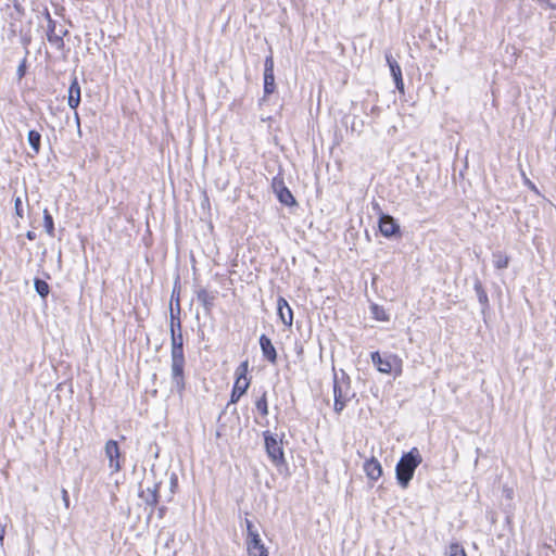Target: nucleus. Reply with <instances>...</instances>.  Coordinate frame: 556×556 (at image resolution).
Returning <instances> with one entry per match:
<instances>
[{
    "instance_id": "obj_1",
    "label": "nucleus",
    "mask_w": 556,
    "mask_h": 556,
    "mask_svg": "<svg viewBox=\"0 0 556 556\" xmlns=\"http://www.w3.org/2000/svg\"><path fill=\"white\" fill-rule=\"evenodd\" d=\"M180 321H175L172 318L170 332H172V379L174 386L179 392L185 388L184 380V367H185V355H184V337L180 331Z\"/></svg>"
},
{
    "instance_id": "obj_2",
    "label": "nucleus",
    "mask_w": 556,
    "mask_h": 556,
    "mask_svg": "<svg viewBox=\"0 0 556 556\" xmlns=\"http://www.w3.org/2000/svg\"><path fill=\"white\" fill-rule=\"evenodd\" d=\"M421 462L422 457L417 447H413L401 457L395 467V473L397 482L402 488H407L409 481L414 477L416 468L421 464Z\"/></svg>"
},
{
    "instance_id": "obj_3",
    "label": "nucleus",
    "mask_w": 556,
    "mask_h": 556,
    "mask_svg": "<svg viewBox=\"0 0 556 556\" xmlns=\"http://www.w3.org/2000/svg\"><path fill=\"white\" fill-rule=\"evenodd\" d=\"M354 396L351 389L350 378L346 374L341 370L340 375L334 372L333 375V397H334V410L340 413L344 409L348 402Z\"/></svg>"
},
{
    "instance_id": "obj_4",
    "label": "nucleus",
    "mask_w": 556,
    "mask_h": 556,
    "mask_svg": "<svg viewBox=\"0 0 556 556\" xmlns=\"http://www.w3.org/2000/svg\"><path fill=\"white\" fill-rule=\"evenodd\" d=\"M371 362L377 367V370L382 374L393 375L399 377L403 372V361L396 354H380L379 352H372Z\"/></svg>"
},
{
    "instance_id": "obj_5",
    "label": "nucleus",
    "mask_w": 556,
    "mask_h": 556,
    "mask_svg": "<svg viewBox=\"0 0 556 556\" xmlns=\"http://www.w3.org/2000/svg\"><path fill=\"white\" fill-rule=\"evenodd\" d=\"M247 526V549L249 556H268V549L265 547L257 529L251 520L245 519Z\"/></svg>"
},
{
    "instance_id": "obj_6",
    "label": "nucleus",
    "mask_w": 556,
    "mask_h": 556,
    "mask_svg": "<svg viewBox=\"0 0 556 556\" xmlns=\"http://www.w3.org/2000/svg\"><path fill=\"white\" fill-rule=\"evenodd\" d=\"M249 362H242L236 369V381L231 392L230 403H237L239 399L247 392L250 386L248 378Z\"/></svg>"
},
{
    "instance_id": "obj_7",
    "label": "nucleus",
    "mask_w": 556,
    "mask_h": 556,
    "mask_svg": "<svg viewBox=\"0 0 556 556\" xmlns=\"http://www.w3.org/2000/svg\"><path fill=\"white\" fill-rule=\"evenodd\" d=\"M264 439L268 457L276 465L282 464L285 462V455L281 441L278 440L275 435L270 434L268 431L264 433Z\"/></svg>"
},
{
    "instance_id": "obj_8",
    "label": "nucleus",
    "mask_w": 556,
    "mask_h": 556,
    "mask_svg": "<svg viewBox=\"0 0 556 556\" xmlns=\"http://www.w3.org/2000/svg\"><path fill=\"white\" fill-rule=\"evenodd\" d=\"M45 16H46V20H47V27H48V31H47V37H48V41L54 46L56 49H62L64 47V41H63V37L66 35V30H63V29H59L56 30V25H55V21L52 20L50 13L48 10H46V13H45Z\"/></svg>"
},
{
    "instance_id": "obj_9",
    "label": "nucleus",
    "mask_w": 556,
    "mask_h": 556,
    "mask_svg": "<svg viewBox=\"0 0 556 556\" xmlns=\"http://www.w3.org/2000/svg\"><path fill=\"white\" fill-rule=\"evenodd\" d=\"M105 455L109 459V467L112 472H117L121 470V451L117 441L109 440L105 443Z\"/></svg>"
},
{
    "instance_id": "obj_10",
    "label": "nucleus",
    "mask_w": 556,
    "mask_h": 556,
    "mask_svg": "<svg viewBox=\"0 0 556 556\" xmlns=\"http://www.w3.org/2000/svg\"><path fill=\"white\" fill-rule=\"evenodd\" d=\"M275 89L274 60L273 56L269 55L266 58L264 64V92L265 94H270Z\"/></svg>"
},
{
    "instance_id": "obj_11",
    "label": "nucleus",
    "mask_w": 556,
    "mask_h": 556,
    "mask_svg": "<svg viewBox=\"0 0 556 556\" xmlns=\"http://www.w3.org/2000/svg\"><path fill=\"white\" fill-rule=\"evenodd\" d=\"M274 191L278 198V200L288 206L295 205V199L290 192V190L283 185L281 180L274 179L273 181Z\"/></svg>"
},
{
    "instance_id": "obj_12",
    "label": "nucleus",
    "mask_w": 556,
    "mask_h": 556,
    "mask_svg": "<svg viewBox=\"0 0 556 556\" xmlns=\"http://www.w3.org/2000/svg\"><path fill=\"white\" fill-rule=\"evenodd\" d=\"M379 229L384 237L389 238L399 232L400 226L392 216L382 215L379 220Z\"/></svg>"
},
{
    "instance_id": "obj_13",
    "label": "nucleus",
    "mask_w": 556,
    "mask_h": 556,
    "mask_svg": "<svg viewBox=\"0 0 556 556\" xmlns=\"http://www.w3.org/2000/svg\"><path fill=\"white\" fill-rule=\"evenodd\" d=\"M364 471L368 479L377 481L382 476V467L378 459L371 457L364 463Z\"/></svg>"
},
{
    "instance_id": "obj_14",
    "label": "nucleus",
    "mask_w": 556,
    "mask_h": 556,
    "mask_svg": "<svg viewBox=\"0 0 556 556\" xmlns=\"http://www.w3.org/2000/svg\"><path fill=\"white\" fill-rule=\"evenodd\" d=\"M159 485L153 483L151 485H147L146 488L141 486L139 492V496L142 501H144L148 505L154 506L159 501Z\"/></svg>"
},
{
    "instance_id": "obj_15",
    "label": "nucleus",
    "mask_w": 556,
    "mask_h": 556,
    "mask_svg": "<svg viewBox=\"0 0 556 556\" xmlns=\"http://www.w3.org/2000/svg\"><path fill=\"white\" fill-rule=\"evenodd\" d=\"M260 345L263 353V356L270 363L275 364L277 361V353L276 349L271 343V340L266 337L265 334H262L260 338Z\"/></svg>"
},
{
    "instance_id": "obj_16",
    "label": "nucleus",
    "mask_w": 556,
    "mask_h": 556,
    "mask_svg": "<svg viewBox=\"0 0 556 556\" xmlns=\"http://www.w3.org/2000/svg\"><path fill=\"white\" fill-rule=\"evenodd\" d=\"M277 309L282 324L286 326H291L293 321L292 309L283 298L278 299Z\"/></svg>"
},
{
    "instance_id": "obj_17",
    "label": "nucleus",
    "mask_w": 556,
    "mask_h": 556,
    "mask_svg": "<svg viewBox=\"0 0 556 556\" xmlns=\"http://www.w3.org/2000/svg\"><path fill=\"white\" fill-rule=\"evenodd\" d=\"M80 86L75 77L68 88L67 104L71 109L76 110L80 103Z\"/></svg>"
},
{
    "instance_id": "obj_18",
    "label": "nucleus",
    "mask_w": 556,
    "mask_h": 556,
    "mask_svg": "<svg viewBox=\"0 0 556 556\" xmlns=\"http://www.w3.org/2000/svg\"><path fill=\"white\" fill-rule=\"evenodd\" d=\"M387 62L389 64L391 74H392V76L394 78L396 88L400 91H403L404 90V83H403L402 71H401L400 65L397 64V62L395 60L392 59L391 55H387Z\"/></svg>"
},
{
    "instance_id": "obj_19",
    "label": "nucleus",
    "mask_w": 556,
    "mask_h": 556,
    "mask_svg": "<svg viewBox=\"0 0 556 556\" xmlns=\"http://www.w3.org/2000/svg\"><path fill=\"white\" fill-rule=\"evenodd\" d=\"M27 140L34 151V155L38 154L40 151L41 135L36 130H30L28 132Z\"/></svg>"
},
{
    "instance_id": "obj_20",
    "label": "nucleus",
    "mask_w": 556,
    "mask_h": 556,
    "mask_svg": "<svg viewBox=\"0 0 556 556\" xmlns=\"http://www.w3.org/2000/svg\"><path fill=\"white\" fill-rule=\"evenodd\" d=\"M493 263H494V266L497 268V269H503V268H506L509 264V257L502 253V252H495L493 254Z\"/></svg>"
},
{
    "instance_id": "obj_21",
    "label": "nucleus",
    "mask_w": 556,
    "mask_h": 556,
    "mask_svg": "<svg viewBox=\"0 0 556 556\" xmlns=\"http://www.w3.org/2000/svg\"><path fill=\"white\" fill-rule=\"evenodd\" d=\"M43 226L48 235L53 236L54 232V224L52 216L48 212V210L43 211Z\"/></svg>"
},
{
    "instance_id": "obj_22",
    "label": "nucleus",
    "mask_w": 556,
    "mask_h": 556,
    "mask_svg": "<svg viewBox=\"0 0 556 556\" xmlns=\"http://www.w3.org/2000/svg\"><path fill=\"white\" fill-rule=\"evenodd\" d=\"M255 406L262 416L266 417L268 415L266 393H263V395L256 401Z\"/></svg>"
},
{
    "instance_id": "obj_23",
    "label": "nucleus",
    "mask_w": 556,
    "mask_h": 556,
    "mask_svg": "<svg viewBox=\"0 0 556 556\" xmlns=\"http://www.w3.org/2000/svg\"><path fill=\"white\" fill-rule=\"evenodd\" d=\"M35 289L37 291V293L41 296V298H46L49 293V285L41 280V279H36L35 280Z\"/></svg>"
},
{
    "instance_id": "obj_24",
    "label": "nucleus",
    "mask_w": 556,
    "mask_h": 556,
    "mask_svg": "<svg viewBox=\"0 0 556 556\" xmlns=\"http://www.w3.org/2000/svg\"><path fill=\"white\" fill-rule=\"evenodd\" d=\"M371 313L377 320L386 321L389 319V316L386 313V311L376 304L371 306Z\"/></svg>"
},
{
    "instance_id": "obj_25",
    "label": "nucleus",
    "mask_w": 556,
    "mask_h": 556,
    "mask_svg": "<svg viewBox=\"0 0 556 556\" xmlns=\"http://www.w3.org/2000/svg\"><path fill=\"white\" fill-rule=\"evenodd\" d=\"M450 556H467L464 547L457 543L450 545Z\"/></svg>"
},
{
    "instance_id": "obj_26",
    "label": "nucleus",
    "mask_w": 556,
    "mask_h": 556,
    "mask_svg": "<svg viewBox=\"0 0 556 556\" xmlns=\"http://www.w3.org/2000/svg\"><path fill=\"white\" fill-rule=\"evenodd\" d=\"M14 208H15V213L18 217H23V208H22V199L20 197H17L15 200H14Z\"/></svg>"
},
{
    "instance_id": "obj_27",
    "label": "nucleus",
    "mask_w": 556,
    "mask_h": 556,
    "mask_svg": "<svg viewBox=\"0 0 556 556\" xmlns=\"http://www.w3.org/2000/svg\"><path fill=\"white\" fill-rule=\"evenodd\" d=\"M61 493H62V500H63L64 506H65V508H68L70 507L68 492H67V490L62 489Z\"/></svg>"
},
{
    "instance_id": "obj_28",
    "label": "nucleus",
    "mask_w": 556,
    "mask_h": 556,
    "mask_svg": "<svg viewBox=\"0 0 556 556\" xmlns=\"http://www.w3.org/2000/svg\"><path fill=\"white\" fill-rule=\"evenodd\" d=\"M526 185H527V186H528L532 191H534V192H536V193L539 192V191H538V189H536V187H535V185H534L531 180L526 179Z\"/></svg>"
},
{
    "instance_id": "obj_29",
    "label": "nucleus",
    "mask_w": 556,
    "mask_h": 556,
    "mask_svg": "<svg viewBox=\"0 0 556 556\" xmlns=\"http://www.w3.org/2000/svg\"><path fill=\"white\" fill-rule=\"evenodd\" d=\"M5 535V526H0V542H3Z\"/></svg>"
},
{
    "instance_id": "obj_30",
    "label": "nucleus",
    "mask_w": 556,
    "mask_h": 556,
    "mask_svg": "<svg viewBox=\"0 0 556 556\" xmlns=\"http://www.w3.org/2000/svg\"><path fill=\"white\" fill-rule=\"evenodd\" d=\"M74 118H75V123H76L77 128H79V126H80V118H79V115H78L77 112H75Z\"/></svg>"
},
{
    "instance_id": "obj_31",
    "label": "nucleus",
    "mask_w": 556,
    "mask_h": 556,
    "mask_svg": "<svg viewBox=\"0 0 556 556\" xmlns=\"http://www.w3.org/2000/svg\"><path fill=\"white\" fill-rule=\"evenodd\" d=\"M205 296H206V292H205V291H201V292H199V294H198L199 300H203V301H204V300H205Z\"/></svg>"
},
{
    "instance_id": "obj_32",
    "label": "nucleus",
    "mask_w": 556,
    "mask_h": 556,
    "mask_svg": "<svg viewBox=\"0 0 556 556\" xmlns=\"http://www.w3.org/2000/svg\"><path fill=\"white\" fill-rule=\"evenodd\" d=\"M26 236H27V238L29 240H34L35 239V233L33 231H28Z\"/></svg>"
},
{
    "instance_id": "obj_33",
    "label": "nucleus",
    "mask_w": 556,
    "mask_h": 556,
    "mask_svg": "<svg viewBox=\"0 0 556 556\" xmlns=\"http://www.w3.org/2000/svg\"><path fill=\"white\" fill-rule=\"evenodd\" d=\"M480 301H486V295L484 293L480 295Z\"/></svg>"
},
{
    "instance_id": "obj_34",
    "label": "nucleus",
    "mask_w": 556,
    "mask_h": 556,
    "mask_svg": "<svg viewBox=\"0 0 556 556\" xmlns=\"http://www.w3.org/2000/svg\"><path fill=\"white\" fill-rule=\"evenodd\" d=\"M77 134H78L79 137H81V128L80 127L77 128Z\"/></svg>"
},
{
    "instance_id": "obj_35",
    "label": "nucleus",
    "mask_w": 556,
    "mask_h": 556,
    "mask_svg": "<svg viewBox=\"0 0 556 556\" xmlns=\"http://www.w3.org/2000/svg\"><path fill=\"white\" fill-rule=\"evenodd\" d=\"M527 556H529V555H527Z\"/></svg>"
}]
</instances>
